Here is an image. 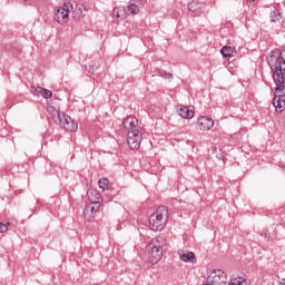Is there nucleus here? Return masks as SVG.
<instances>
[{"label": "nucleus", "instance_id": "1", "mask_svg": "<svg viewBox=\"0 0 285 285\" xmlns=\"http://www.w3.org/2000/svg\"><path fill=\"white\" fill-rule=\"evenodd\" d=\"M268 65L273 70V79L276 83V92H284L285 90V58L279 55L271 56Z\"/></svg>", "mask_w": 285, "mask_h": 285}, {"label": "nucleus", "instance_id": "2", "mask_svg": "<svg viewBox=\"0 0 285 285\" xmlns=\"http://www.w3.org/2000/svg\"><path fill=\"white\" fill-rule=\"evenodd\" d=\"M47 110L49 115H51L55 124H58V126L63 128V130H67V132H75L79 129V125L75 122V119L59 111L53 106L48 107Z\"/></svg>", "mask_w": 285, "mask_h": 285}, {"label": "nucleus", "instance_id": "3", "mask_svg": "<svg viewBox=\"0 0 285 285\" xmlns=\"http://www.w3.org/2000/svg\"><path fill=\"white\" fill-rule=\"evenodd\" d=\"M168 224V207L159 206L149 217L150 230H164Z\"/></svg>", "mask_w": 285, "mask_h": 285}, {"label": "nucleus", "instance_id": "4", "mask_svg": "<svg viewBox=\"0 0 285 285\" xmlns=\"http://www.w3.org/2000/svg\"><path fill=\"white\" fill-rule=\"evenodd\" d=\"M147 249L150 250L149 262L151 264H157L161 257H164V238H154L147 246Z\"/></svg>", "mask_w": 285, "mask_h": 285}, {"label": "nucleus", "instance_id": "5", "mask_svg": "<svg viewBox=\"0 0 285 285\" xmlns=\"http://www.w3.org/2000/svg\"><path fill=\"white\" fill-rule=\"evenodd\" d=\"M228 282V277L226 276V272L222 269H214L210 272L206 279V284L204 285H226Z\"/></svg>", "mask_w": 285, "mask_h": 285}, {"label": "nucleus", "instance_id": "6", "mask_svg": "<svg viewBox=\"0 0 285 285\" xmlns=\"http://www.w3.org/2000/svg\"><path fill=\"white\" fill-rule=\"evenodd\" d=\"M144 137V131L141 130H130L127 132V144L131 150H138L141 146V139Z\"/></svg>", "mask_w": 285, "mask_h": 285}, {"label": "nucleus", "instance_id": "7", "mask_svg": "<svg viewBox=\"0 0 285 285\" xmlns=\"http://www.w3.org/2000/svg\"><path fill=\"white\" fill-rule=\"evenodd\" d=\"M71 10H73L72 3L66 2L63 7L57 9L53 19L60 24L68 23V14Z\"/></svg>", "mask_w": 285, "mask_h": 285}, {"label": "nucleus", "instance_id": "8", "mask_svg": "<svg viewBox=\"0 0 285 285\" xmlns=\"http://www.w3.org/2000/svg\"><path fill=\"white\" fill-rule=\"evenodd\" d=\"M122 124L127 132H130V130H142L141 127L139 126V120L135 116L127 117Z\"/></svg>", "mask_w": 285, "mask_h": 285}, {"label": "nucleus", "instance_id": "9", "mask_svg": "<svg viewBox=\"0 0 285 285\" xmlns=\"http://www.w3.org/2000/svg\"><path fill=\"white\" fill-rule=\"evenodd\" d=\"M87 197H88V200L90 202L89 205L91 206H101V202H104V199H101V194L97 189H92V188L88 189Z\"/></svg>", "mask_w": 285, "mask_h": 285}, {"label": "nucleus", "instance_id": "10", "mask_svg": "<svg viewBox=\"0 0 285 285\" xmlns=\"http://www.w3.org/2000/svg\"><path fill=\"white\" fill-rule=\"evenodd\" d=\"M101 205H87L83 210V217L87 222H92L95 219V215H97Z\"/></svg>", "mask_w": 285, "mask_h": 285}, {"label": "nucleus", "instance_id": "11", "mask_svg": "<svg viewBox=\"0 0 285 285\" xmlns=\"http://www.w3.org/2000/svg\"><path fill=\"white\" fill-rule=\"evenodd\" d=\"M177 112L180 117H183V119H193V117H195L194 107L180 105L177 107Z\"/></svg>", "mask_w": 285, "mask_h": 285}, {"label": "nucleus", "instance_id": "12", "mask_svg": "<svg viewBox=\"0 0 285 285\" xmlns=\"http://www.w3.org/2000/svg\"><path fill=\"white\" fill-rule=\"evenodd\" d=\"M215 126V121H213V118L202 116L198 118V128L199 130H210Z\"/></svg>", "mask_w": 285, "mask_h": 285}, {"label": "nucleus", "instance_id": "13", "mask_svg": "<svg viewBox=\"0 0 285 285\" xmlns=\"http://www.w3.org/2000/svg\"><path fill=\"white\" fill-rule=\"evenodd\" d=\"M204 8H206V6L199 1H191L188 4V10L194 14H202V12H204Z\"/></svg>", "mask_w": 285, "mask_h": 285}, {"label": "nucleus", "instance_id": "14", "mask_svg": "<svg viewBox=\"0 0 285 285\" xmlns=\"http://www.w3.org/2000/svg\"><path fill=\"white\" fill-rule=\"evenodd\" d=\"M86 7L83 4H76V8L72 11V18L75 21H79L82 17H86Z\"/></svg>", "mask_w": 285, "mask_h": 285}, {"label": "nucleus", "instance_id": "15", "mask_svg": "<svg viewBox=\"0 0 285 285\" xmlns=\"http://www.w3.org/2000/svg\"><path fill=\"white\" fill-rule=\"evenodd\" d=\"M179 257L183 262H195L197 257L195 256V253L193 252H179Z\"/></svg>", "mask_w": 285, "mask_h": 285}, {"label": "nucleus", "instance_id": "16", "mask_svg": "<svg viewBox=\"0 0 285 285\" xmlns=\"http://www.w3.org/2000/svg\"><path fill=\"white\" fill-rule=\"evenodd\" d=\"M220 53L223 55V57H233V55H235V48L230 46H225L222 48Z\"/></svg>", "mask_w": 285, "mask_h": 285}, {"label": "nucleus", "instance_id": "17", "mask_svg": "<svg viewBox=\"0 0 285 285\" xmlns=\"http://www.w3.org/2000/svg\"><path fill=\"white\" fill-rule=\"evenodd\" d=\"M269 19L272 23H277V21L282 19V13L279 12V10H274L269 13Z\"/></svg>", "mask_w": 285, "mask_h": 285}, {"label": "nucleus", "instance_id": "18", "mask_svg": "<svg viewBox=\"0 0 285 285\" xmlns=\"http://www.w3.org/2000/svg\"><path fill=\"white\" fill-rule=\"evenodd\" d=\"M98 186L101 190H108V188H110V180L108 178H102L98 181Z\"/></svg>", "mask_w": 285, "mask_h": 285}, {"label": "nucleus", "instance_id": "19", "mask_svg": "<svg viewBox=\"0 0 285 285\" xmlns=\"http://www.w3.org/2000/svg\"><path fill=\"white\" fill-rule=\"evenodd\" d=\"M228 285H248V281L244 277H238L232 279V282Z\"/></svg>", "mask_w": 285, "mask_h": 285}, {"label": "nucleus", "instance_id": "20", "mask_svg": "<svg viewBox=\"0 0 285 285\" xmlns=\"http://www.w3.org/2000/svg\"><path fill=\"white\" fill-rule=\"evenodd\" d=\"M127 12L129 14H139V7L137 4L131 3L127 7Z\"/></svg>", "mask_w": 285, "mask_h": 285}, {"label": "nucleus", "instance_id": "21", "mask_svg": "<svg viewBox=\"0 0 285 285\" xmlns=\"http://www.w3.org/2000/svg\"><path fill=\"white\" fill-rule=\"evenodd\" d=\"M158 77H161L163 79H169L173 80V73L164 71V70H158Z\"/></svg>", "mask_w": 285, "mask_h": 285}, {"label": "nucleus", "instance_id": "22", "mask_svg": "<svg viewBox=\"0 0 285 285\" xmlns=\"http://www.w3.org/2000/svg\"><path fill=\"white\" fill-rule=\"evenodd\" d=\"M41 97H43L45 99H50V97H52V92L45 88L42 89Z\"/></svg>", "mask_w": 285, "mask_h": 285}, {"label": "nucleus", "instance_id": "23", "mask_svg": "<svg viewBox=\"0 0 285 285\" xmlns=\"http://www.w3.org/2000/svg\"><path fill=\"white\" fill-rule=\"evenodd\" d=\"M32 89H33L35 92H37L38 95H42L45 88H42V87H32Z\"/></svg>", "mask_w": 285, "mask_h": 285}, {"label": "nucleus", "instance_id": "24", "mask_svg": "<svg viewBox=\"0 0 285 285\" xmlns=\"http://www.w3.org/2000/svg\"><path fill=\"white\" fill-rule=\"evenodd\" d=\"M8 230V225L0 223V233H6Z\"/></svg>", "mask_w": 285, "mask_h": 285}, {"label": "nucleus", "instance_id": "25", "mask_svg": "<svg viewBox=\"0 0 285 285\" xmlns=\"http://www.w3.org/2000/svg\"><path fill=\"white\" fill-rule=\"evenodd\" d=\"M247 1H250V2H253V1H255V0H247Z\"/></svg>", "mask_w": 285, "mask_h": 285}, {"label": "nucleus", "instance_id": "26", "mask_svg": "<svg viewBox=\"0 0 285 285\" xmlns=\"http://www.w3.org/2000/svg\"><path fill=\"white\" fill-rule=\"evenodd\" d=\"M116 17L119 18V14L117 13Z\"/></svg>", "mask_w": 285, "mask_h": 285}, {"label": "nucleus", "instance_id": "27", "mask_svg": "<svg viewBox=\"0 0 285 285\" xmlns=\"http://www.w3.org/2000/svg\"><path fill=\"white\" fill-rule=\"evenodd\" d=\"M23 1H28V0H23Z\"/></svg>", "mask_w": 285, "mask_h": 285}]
</instances>
